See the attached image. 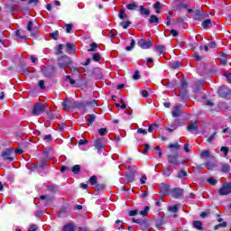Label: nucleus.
Instances as JSON below:
<instances>
[{"mask_svg": "<svg viewBox=\"0 0 231 231\" xmlns=\"http://www.w3.org/2000/svg\"><path fill=\"white\" fill-rule=\"evenodd\" d=\"M150 209L151 208H149L148 206L144 207L143 210L140 211V216H147Z\"/></svg>", "mask_w": 231, "mask_h": 231, "instance_id": "obj_36", "label": "nucleus"}, {"mask_svg": "<svg viewBox=\"0 0 231 231\" xmlns=\"http://www.w3.org/2000/svg\"><path fill=\"white\" fill-rule=\"evenodd\" d=\"M32 28H33V22L29 21L28 23H27L28 32H32Z\"/></svg>", "mask_w": 231, "mask_h": 231, "instance_id": "obj_59", "label": "nucleus"}, {"mask_svg": "<svg viewBox=\"0 0 231 231\" xmlns=\"http://www.w3.org/2000/svg\"><path fill=\"white\" fill-rule=\"evenodd\" d=\"M37 230V226L35 225H31L29 227V231H36Z\"/></svg>", "mask_w": 231, "mask_h": 231, "instance_id": "obj_64", "label": "nucleus"}, {"mask_svg": "<svg viewBox=\"0 0 231 231\" xmlns=\"http://www.w3.org/2000/svg\"><path fill=\"white\" fill-rule=\"evenodd\" d=\"M137 214H138V209L130 210L128 213L130 217L137 216Z\"/></svg>", "mask_w": 231, "mask_h": 231, "instance_id": "obj_62", "label": "nucleus"}, {"mask_svg": "<svg viewBox=\"0 0 231 231\" xmlns=\"http://www.w3.org/2000/svg\"><path fill=\"white\" fill-rule=\"evenodd\" d=\"M204 84L205 80L203 79L196 81L193 85V93H199V91H202Z\"/></svg>", "mask_w": 231, "mask_h": 231, "instance_id": "obj_9", "label": "nucleus"}, {"mask_svg": "<svg viewBox=\"0 0 231 231\" xmlns=\"http://www.w3.org/2000/svg\"><path fill=\"white\" fill-rule=\"evenodd\" d=\"M75 51V44L73 43H68L67 44V51Z\"/></svg>", "mask_w": 231, "mask_h": 231, "instance_id": "obj_46", "label": "nucleus"}, {"mask_svg": "<svg viewBox=\"0 0 231 231\" xmlns=\"http://www.w3.org/2000/svg\"><path fill=\"white\" fill-rule=\"evenodd\" d=\"M134 80H139L140 79V71L135 70L134 76H133Z\"/></svg>", "mask_w": 231, "mask_h": 231, "instance_id": "obj_53", "label": "nucleus"}, {"mask_svg": "<svg viewBox=\"0 0 231 231\" xmlns=\"http://www.w3.org/2000/svg\"><path fill=\"white\" fill-rule=\"evenodd\" d=\"M97 48H98V44H97V42H92L90 44V48L88 49V51H97Z\"/></svg>", "mask_w": 231, "mask_h": 231, "instance_id": "obj_35", "label": "nucleus"}, {"mask_svg": "<svg viewBox=\"0 0 231 231\" xmlns=\"http://www.w3.org/2000/svg\"><path fill=\"white\" fill-rule=\"evenodd\" d=\"M63 231H75V225L68 223L63 226Z\"/></svg>", "mask_w": 231, "mask_h": 231, "instance_id": "obj_22", "label": "nucleus"}, {"mask_svg": "<svg viewBox=\"0 0 231 231\" xmlns=\"http://www.w3.org/2000/svg\"><path fill=\"white\" fill-rule=\"evenodd\" d=\"M180 98H182L183 102H188L189 101V91L180 90Z\"/></svg>", "mask_w": 231, "mask_h": 231, "instance_id": "obj_15", "label": "nucleus"}, {"mask_svg": "<svg viewBox=\"0 0 231 231\" xmlns=\"http://www.w3.org/2000/svg\"><path fill=\"white\" fill-rule=\"evenodd\" d=\"M206 167L208 169V171H212L215 167V164L213 162H208L206 163Z\"/></svg>", "mask_w": 231, "mask_h": 231, "instance_id": "obj_58", "label": "nucleus"}, {"mask_svg": "<svg viewBox=\"0 0 231 231\" xmlns=\"http://www.w3.org/2000/svg\"><path fill=\"white\" fill-rule=\"evenodd\" d=\"M119 19H127V14L125 10L119 11Z\"/></svg>", "mask_w": 231, "mask_h": 231, "instance_id": "obj_45", "label": "nucleus"}, {"mask_svg": "<svg viewBox=\"0 0 231 231\" xmlns=\"http://www.w3.org/2000/svg\"><path fill=\"white\" fill-rule=\"evenodd\" d=\"M188 5L184 4L183 2H179L176 6L174 7V10H187Z\"/></svg>", "mask_w": 231, "mask_h": 231, "instance_id": "obj_20", "label": "nucleus"}, {"mask_svg": "<svg viewBox=\"0 0 231 231\" xmlns=\"http://www.w3.org/2000/svg\"><path fill=\"white\" fill-rule=\"evenodd\" d=\"M173 118H178L180 116V107L175 106L174 110L171 112Z\"/></svg>", "mask_w": 231, "mask_h": 231, "instance_id": "obj_30", "label": "nucleus"}, {"mask_svg": "<svg viewBox=\"0 0 231 231\" xmlns=\"http://www.w3.org/2000/svg\"><path fill=\"white\" fill-rule=\"evenodd\" d=\"M170 194H171V196H173V198H175V199H180V198H181V196H183V189L173 188L171 189Z\"/></svg>", "mask_w": 231, "mask_h": 231, "instance_id": "obj_8", "label": "nucleus"}, {"mask_svg": "<svg viewBox=\"0 0 231 231\" xmlns=\"http://www.w3.org/2000/svg\"><path fill=\"white\" fill-rule=\"evenodd\" d=\"M150 24H160V19L158 16L152 14L149 19Z\"/></svg>", "mask_w": 231, "mask_h": 231, "instance_id": "obj_18", "label": "nucleus"}, {"mask_svg": "<svg viewBox=\"0 0 231 231\" xmlns=\"http://www.w3.org/2000/svg\"><path fill=\"white\" fill-rule=\"evenodd\" d=\"M86 122H88V124H93L96 120H97V116H95V114H89L88 116H86Z\"/></svg>", "mask_w": 231, "mask_h": 231, "instance_id": "obj_16", "label": "nucleus"}, {"mask_svg": "<svg viewBox=\"0 0 231 231\" xmlns=\"http://www.w3.org/2000/svg\"><path fill=\"white\" fill-rule=\"evenodd\" d=\"M50 36L51 37V39H53L54 41H57V39H59V31H55L53 32H51L50 34Z\"/></svg>", "mask_w": 231, "mask_h": 231, "instance_id": "obj_44", "label": "nucleus"}, {"mask_svg": "<svg viewBox=\"0 0 231 231\" xmlns=\"http://www.w3.org/2000/svg\"><path fill=\"white\" fill-rule=\"evenodd\" d=\"M94 147H96V149H97L98 154H100L103 151L106 150V147L102 143V138H98L95 141Z\"/></svg>", "mask_w": 231, "mask_h": 231, "instance_id": "obj_12", "label": "nucleus"}, {"mask_svg": "<svg viewBox=\"0 0 231 231\" xmlns=\"http://www.w3.org/2000/svg\"><path fill=\"white\" fill-rule=\"evenodd\" d=\"M65 28H66V32L67 33H71V30H73V24L66 23Z\"/></svg>", "mask_w": 231, "mask_h": 231, "instance_id": "obj_42", "label": "nucleus"}, {"mask_svg": "<svg viewBox=\"0 0 231 231\" xmlns=\"http://www.w3.org/2000/svg\"><path fill=\"white\" fill-rule=\"evenodd\" d=\"M171 174H172V170L169 167H164V171H162V175L165 178H169V176H171Z\"/></svg>", "mask_w": 231, "mask_h": 231, "instance_id": "obj_25", "label": "nucleus"}, {"mask_svg": "<svg viewBox=\"0 0 231 231\" xmlns=\"http://www.w3.org/2000/svg\"><path fill=\"white\" fill-rule=\"evenodd\" d=\"M201 26L204 28V30H208V28H210L212 26V20L206 19L202 22Z\"/></svg>", "mask_w": 231, "mask_h": 231, "instance_id": "obj_17", "label": "nucleus"}, {"mask_svg": "<svg viewBox=\"0 0 231 231\" xmlns=\"http://www.w3.org/2000/svg\"><path fill=\"white\" fill-rule=\"evenodd\" d=\"M73 174H80V165L76 164L71 168Z\"/></svg>", "mask_w": 231, "mask_h": 231, "instance_id": "obj_28", "label": "nucleus"}, {"mask_svg": "<svg viewBox=\"0 0 231 231\" xmlns=\"http://www.w3.org/2000/svg\"><path fill=\"white\" fill-rule=\"evenodd\" d=\"M168 210L170 212H173V214H176V212H178V210H180V208L178 207V205H173L171 207H169Z\"/></svg>", "mask_w": 231, "mask_h": 231, "instance_id": "obj_34", "label": "nucleus"}, {"mask_svg": "<svg viewBox=\"0 0 231 231\" xmlns=\"http://www.w3.org/2000/svg\"><path fill=\"white\" fill-rule=\"evenodd\" d=\"M180 143H176L175 144L174 143H171L170 145H169V149H180Z\"/></svg>", "mask_w": 231, "mask_h": 231, "instance_id": "obj_52", "label": "nucleus"}, {"mask_svg": "<svg viewBox=\"0 0 231 231\" xmlns=\"http://www.w3.org/2000/svg\"><path fill=\"white\" fill-rule=\"evenodd\" d=\"M189 86V83H187V81H182L181 85H180V90H187V88Z\"/></svg>", "mask_w": 231, "mask_h": 231, "instance_id": "obj_49", "label": "nucleus"}, {"mask_svg": "<svg viewBox=\"0 0 231 231\" xmlns=\"http://www.w3.org/2000/svg\"><path fill=\"white\" fill-rule=\"evenodd\" d=\"M218 194L220 196H228V194H231V182L223 184L218 190Z\"/></svg>", "mask_w": 231, "mask_h": 231, "instance_id": "obj_6", "label": "nucleus"}, {"mask_svg": "<svg viewBox=\"0 0 231 231\" xmlns=\"http://www.w3.org/2000/svg\"><path fill=\"white\" fill-rule=\"evenodd\" d=\"M12 154H14V150L6 149L2 152V158H4V160H9V162H14V157H12Z\"/></svg>", "mask_w": 231, "mask_h": 231, "instance_id": "obj_11", "label": "nucleus"}, {"mask_svg": "<svg viewBox=\"0 0 231 231\" xmlns=\"http://www.w3.org/2000/svg\"><path fill=\"white\" fill-rule=\"evenodd\" d=\"M131 24V22L126 21V22H123L121 23V26L125 29L127 30L129 28V25Z\"/></svg>", "mask_w": 231, "mask_h": 231, "instance_id": "obj_48", "label": "nucleus"}, {"mask_svg": "<svg viewBox=\"0 0 231 231\" xmlns=\"http://www.w3.org/2000/svg\"><path fill=\"white\" fill-rule=\"evenodd\" d=\"M46 160H42L41 163L34 165L32 169H46Z\"/></svg>", "mask_w": 231, "mask_h": 231, "instance_id": "obj_24", "label": "nucleus"}, {"mask_svg": "<svg viewBox=\"0 0 231 231\" xmlns=\"http://www.w3.org/2000/svg\"><path fill=\"white\" fill-rule=\"evenodd\" d=\"M189 174L187 173V171H185L184 170H180L179 172H178V175H177V178H180V180L183 179V178H187Z\"/></svg>", "mask_w": 231, "mask_h": 231, "instance_id": "obj_29", "label": "nucleus"}, {"mask_svg": "<svg viewBox=\"0 0 231 231\" xmlns=\"http://www.w3.org/2000/svg\"><path fill=\"white\" fill-rule=\"evenodd\" d=\"M218 95L221 98H226L227 97L231 96L230 88L226 86H222L218 89Z\"/></svg>", "mask_w": 231, "mask_h": 231, "instance_id": "obj_7", "label": "nucleus"}, {"mask_svg": "<svg viewBox=\"0 0 231 231\" xmlns=\"http://www.w3.org/2000/svg\"><path fill=\"white\" fill-rule=\"evenodd\" d=\"M43 75L47 79H51L53 77V70L51 69H43Z\"/></svg>", "mask_w": 231, "mask_h": 231, "instance_id": "obj_21", "label": "nucleus"}, {"mask_svg": "<svg viewBox=\"0 0 231 231\" xmlns=\"http://www.w3.org/2000/svg\"><path fill=\"white\" fill-rule=\"evenodd\" d=\"M200 158H202V160H205V158H212V155L210 154V152L207 150V151H203L200 153Z\"/></svg>", "mask_w": 231, "mask_h": 231, "instance_id": "obj_26", "label": "nucleus"}, {"mask_svg": "<svg viewBox=\"0 0 231 231\" xmlns=\"http://www.w3.org/2000/svg\"><path fill=\"white\" fill-rule=\"evenodd\" d=\"M161 194H162V196H167L171 194V190H172V189H171V186L165 183L161 184Z\"/></svg>", "mask_w": 231, "mask_h": 231, "instance_id": "obj_13", "label": "nucleus"}, {"mask_svg": "<svg viewBox=\"0 0 231 231\" xmlns=\"http://www.w3.org/2000/svg\"><path fill=\"white\" fill-rule=\"evenodd\" d=\"M71 60L67 55H63L58 59V66L60 69H66L68 66H70Z\"/></svg>", "mask_w": 231, "mask_h": 231, "instance_id": "obj_4", "label": "nucleus"}, {"mask_svg": "<svg viewBox=\"0 0 231 231\" xmlns=\"http://www.w3.org/2000/svg\"><path fill=\"white\" fill-rule=\"evenodd\" d=\"M39 88L40 89H46V86L44 85V80L39 81Z\"/></svg>", "mask_w": 231, "mask_h": 231, "instance_id": "obj_63", "label": "nucleus"}, {"mask_svg": "<svg viewBox=\"0 0 231 231\" xmlns=\"http://www.w3.org/2000/svg\"><path fill=\"white\" fill-rule=\"evenodd\" d=\"M138 46L143 50H149V48L152 46V42H151V40L146 41L142 39L138 42Z\"/></svg>", "mask_w": 231, "mask_h": 231, "instance_id": "obj_10", "label": "nucleus"}, {"mask_svg": "<svg viewBox=\"0 0 231 231\" xmlns=\"http://www.w3.org/2000/svg\"><path fill=\"white\" fill-rule=\"evenodd\" d=\"M61 106L65 111H69V109H80L86 106H92L95 107V106H97V101L93 100L92 102L85 104L84 102L75 101V99L71 97H66L61 103Z\"/></svg>", "mask_w": 231, "mask_h": 231, "instance_id": "obj_1", "label": "nucleus"}, {"mask_svg": "<svg viewBox=\"0 0 231 231\" xmlns=\"http://www.w3.org/2000/svg\"><path fill=\"white\" fill-rule=\"evenodd\" d=\"M64 48V45L60 44L56 48V55H62V50Z\"/></svg>", "mask_w": 231, "mask_h": 231, "instance_id": "obj_39", "label": "nucleus"}, {"mask_svg": "<svg viewBox=\"0 0 231 231\" xmlns=\"http://www.w3.org/2000/svg\"><path fill=\"white\" fill-rule=\"evenodd\" d=\"M136 3H131L126 5L127 10H136Z\"/></svg>", "mask_w": 231, "mask_h": 231, "instance_id": "obj_41", "label": "nucleus"}, {"mask_svg": "<svg viewBox=\"0 0 231 231\" xmlns=\"http://www.w3.org/2000/svg\"><path fill=\"white\" fill-rule=\"evenodd\" d=\"M220 151H221V152H224V158H226V156H228V151H229L228 147L222 146L220 148Z\"/></svg>", "mask_w": 231, "mask_h": 231, "instance_id": "obj_38", "label": "nucleus"}, {"mask_svg": "<svg viewBox=\"0 0 231 231\" xmlns=\"http://www.w3.org/2000/svg\"><path fill=\"white\" fill-rule=\"evenodd\" d=\"M194 20L195 21H203V14H201L199 11H197L194 15Z\"/></svg>", "mask_w": 231, "mask_h": 231, "instance_id": "obj_32", "label": "nucleus"}, {"mask_svg": "<svg viewBox=\"0 0 231 231\" xmlns=\"http://www.w3.org/2000/svg\"><path fill=\"white\" fill-rule=\"evenodd\" d=\"M65 80H69V84H71V86H73L74 84H76L75 79H71V76H66Z\"/></svg>", "mask_w": 231, "mask_h": 231, "instance_id": "obj_55", "label": "nucleus"}, {"mask_svg": "<svg viewBox=\"0 0 231 231\" xmlns=\"http://www.w3.org/2000/svg\"><path fill=\"white\" fill-rule=\"evenodd\" d=\"M136 171H138L136 166L128 167V172H126L125 175L126 177L127 183H133V181H134Z\"/></svg>", "mask_w": 231, "mask_h": 231, "instance_id": "obj_3", "label": "nucleus"}, {"mask_svg": "<svg viewBox=\"0 0 231 231\" xmlns=\"http://www.w3.org/2000/svg\"><path fill=\"white\" fill-rule=\"evenodd\" d=\"M188 131L189 133H194V131H198V124L191 123L189 125H188Z\"/></svg>", "mask_w": 231, "mask_h": 231, "instance_id": "obj_23", "label": "nucleus"}, {"mask_svg": "<svg viewBox=\"0 0 231 231\" xmlns=\"http://www.w3.org/2000/svg\"><path fill=\"white\" fill-rule=\"evenodd\" d=\"M106 133H107V129H106V128H100V129L98 130V134H99L100 136H104V134H106Z\"/></svg>", "mask_w": 231, "mask_h": 231, "instance_id": "obj_54", "label": "nucleus"}, {"mask_svg": "<svg viewBox=\"0 0 231 231\" xmlns=\"http://www.w3.org/2000/svg\"><path fill=\"white\" fill-rule=\"evenodd\" d=\"M208 183H209V185H216L217 183V180L214 179V177H210L209 179H208Z\"/></svg>", "mask_w": 231, "mask_h": 231, "instance_id": "obj_47", "label": "nucleus"}, {"mask_svg": "<svg viewBox=\"0 0 231 231\" xmlns=\"http://www.w3.org/2000/svg\"><path fill=\"white\" fill-rule=\"evenodd\" d=\"M140 181L141 185H145V182L147 181V175H142Z\"/></svg>", "mask_w": 231, "mask_h": 231, "instance_id": "obj_56", "label": "nucleus"}, {"mask_svg": "<svg viewBox=\"0 0 231 231\" xmlns=\"http://www.w3.org/2000/svg\"><path fill=\"white\" fill-rule=\"evenodd\" d=\"M139 11L141 13V15H145L146 17H149L151 15V10L145 8L143 5H141L139 7Z\"/></svg>", "mask_w": 231, "mask_h": 231, "instance_id": "obj_14", "label": "nucleus"}, {"mask_svg": "<svg viewBox=\"0 0 231 231\" xmlns=\"http://www.w3.org/2000/svg\"><path fill=\"white\" fill-rule=\"evenodd\" d=\"M153 8L155 9L156 14H162V11H160L162 8V4H160V2H156L153 5Z\"/></svg>", "mask_w": 231, "mask_h": 231, "instance_id": "obj_31", "label": "nucleus"}, {"mask_svg": "<svg viewBox=\"0 0 231 231\" xmlns=\"http://www.w3.org/2000/svg\"><path fill=\"white\" fill-rule=\"evenodd\" d=\"M180 158L179 153H171L167 155V161L170 165H172L173 169H178L180 166V161L178 160Z\"/></svg>", "mask_w": 231, "mask_h": 231, "instance_id": "obj_2", "label": "nucleus"}, {"mask_svg": "<svg viewBox=\"0 0 231 231\" xmlns=\"http://www.w3.org/2000/svg\"><path fill=\"white\" fill-rule=\"evenodd\" d=\"M88 143H89V141H88L86 139H84V140L81 139V140L79 141V147H81V145H86Z\"/></svg>", "mask_w": 231, "mask_h": 231, "instance_id": "obj_60", "label": "nucleus"}, {"mask_svg": "<svg viewBox=\"0 0 231 231\" xmlns=\"http://www.w3.org/2000/svg\"><path fill=\"white\" fill-rule=\"evenodd\" d=\"M157 53L162 56L165 54V45H159L155 47Z\"/></svg>", "mask_w": 231, "mask_h": 231, "instance_id": "obj_19", "label": "nucleus"}, {"mask_svg": "<svg viewBox=\"0 0 231 231\" xmlns=\"http://www.w3.org/2000/svg\"><path fill=\"white\" fill-rule=\"evenodd\" d=\"M15 35H16V37H19L20 39H23V41H26V36L21 35V31H16Z\"/></svg>", "mask_w": 231, "mask_h": 231, "instance_id": "obj_61", "label": "nucleus"}, {"mask_svg": "<svg viewBox=\"0 0 231 231\" xmlns=\"http://www.w3.org/2000/svg\"><path fill=\"white\" fill-rule=\"evenodd\" d=\"M193 226H194V228H197V230H202L203 224L201 223V221L196 220L193 222Z\"/></svg>", "mask_w": 231, "mask_h": 231, "instance_id": "obj_27", "label": "nucleus"}, {"mask_svg": "<svg viewBox=\"0 0 231 231\" xmlns=\"http://www.w3.org/2000/svg\"><path fill=\"white\" fill-rule=\"evenodd\" d=\"M44 111H46V105L38 103L34 105L32 108V115L33 116H40V115H42Z\"/></svg>", "mask_w": 231, "mask_h": 231, "instance_id": "obj_5", "label": "nucleus"}, {"mask_svg": "<svg viewBox=\"0 0 231 231\" xmlns=\"http://www.w3.org/2000/svg\"><path fill=\"white\" fill-rule=\"evenodd\" d=\"M221 171L222 172H228V171H230V165L227 163L222 164Z\"/></svg>", "mask_w": 231, "mask_h": 231, "instance_id": "obj_40", "label": "nucleus"}, {"mask_svg": "<svg viewBox=\"0 0 231 231\" xmlns=\"http://www.w3.org/2000/svg\"><path fill=\"white\" fill-rule=\"evenodd\" d=\"M101 56L100 53L96 52L92 55V60H94V62H98V60H100Z\"/></svg>", "mask_w": 231, "mask_h": 231, "instance_id": "obj_37", "label": "nucleus"}, {"mask_svg": "<svg viewBox=\"0 0 231 231\" xmlns=\"http://www.w3.org/2000/svg\"><path fill=\"white\" fill-rule=\"evenodd\" d=\"M89 183L90 185H97V176H92L90 179H89Z\"/></svg>", "mask_w": 231, "mask_h": 231, "instance_id": "obj_51", "label": "nucleus"}, {"mask_svg": "<svg viewBox=\"0 0 231 231\" xmlns=\"http://www.w3.org/2000/svg\"><path fill=\"white\" fill-rule=\"evenodd\" d=\"M216 134H217V132H214V133L212 134V135H210V136L208 138V143H212V142H214V140H216Z\"/></svg>", "mask_w": 231, "mask_h": 231, "instance_id": "obj_43", "label": "nucleus"}, {"mask_svg": "<svg viewBox=\"0 0 231 231\" xmlns=\"http://www.w3.org/2000/svg\"><path fill=\"white\" fill-rule=\"evenodd\" d=\"M43 140H44L45 142H47V143L51 142V140H52L51 134H47V135L43 136Z\"/></svg>", "mask_w": 231, "mask_h": 231, "instance_id": "obj_57", "label": "nucleus"}, {"mask_svg": "<svg viewBox=\"0 0 231 231\" xmlns=\"http://www.w3.org/2000/svg\"><path fill=\"white\" fill-rule=\"evenodd\" d=\"M160 127L158 124L150 125L148 127V133H152V131H156Z\"/></svg>", "mask_w": 231, "mask_h": 231, "instance_id": "obj_33", "label": "nucleus"}, {"mask_svg": "<svg viewBox=\"0 0 231 231\" xmlns=\"http://www.w3.org/2000/svg\"><path fill=\"white\" fill-rule=\"evenodd\" d=\"M181 66V63L180 61H175L171 64V68H173V69H178V68H180Z\"/></svg>", "mask_w": 231, "mask_h": 231, "instance_id": "obj_50", "label": "nucleus"}]
</instances>
